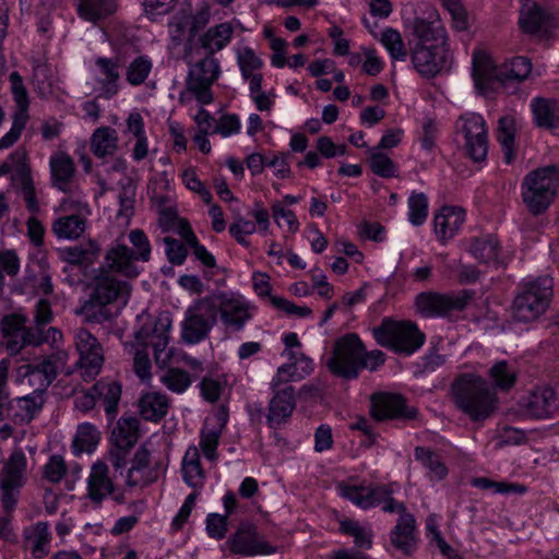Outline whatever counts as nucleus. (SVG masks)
<instances>
[{
  "label": "nucleus",
  "instance_id": "nucleus-14",
  "mask_svg": "<svg viewBox=\"0 0 559 559\" xmlns=\"http://www.w3.org/2000/svg\"><path fill=\"white\" fill-rule=\"evenodd\" d=\"M28 318L22 313H11L2 318L0 332L4 340L7 352L14 356L26 346L35 343L34 329L27 326Z\"/></svg>",
  "mask_w": 559,
  "mask_h": 559
},
{
  "label": "nucleus",
  "instance_id": "nucleus-48",
  "mask_svg": "<svg viewBox=\"0 0 559 559\" xmlns=\"http://www.w3.org/2000/svg\"><path fill=\"white\" fill-rule=\"evenodd\" d=\"M532 71V64L526 57H515L506 61L497 72V81L503 83L508 80L523 81Z\"/></svg>",
  "mask_w": 559,
  "mask_h": 559
},
{
  "label": "nucleus",
  "instance_id": "nucleus-32",
  "mask_svg": "<svg viewBox=\"0 0 559 559\" xmlns=\"http://www.w3.org/2000/svg\"><path fill=\"white\" fill-rule=\"evenodd\" d=\"M234 31V26L229 22L210 27L199 39L200 51L203 49L204 53L213 56L230 43ZM197 47L199 48V46Z\"/></svg>",
  "mask_w": 559,
  "mask_h": 559
},
{
  "label": "nucleus",
  "instance_id": "nucleus-64",
  "mask_svg": "<svg viewBox=\"0 0 559 559\" xmlns=\"http://www.w3.org/2000/svg\"><path fill=\"white\" fill-rule=\"evenodd\" d=\"M129 240L133 246L136 258L142 262H147L151 258V245L150 241L141 229H133L129 233Z\"/></svg>",
  "mask_w": 559,
  "mask_h": 559
},
{
  "label": "nucleus",
  "instance_id": "nucleus-39",
  "mask_svg": "<svg viewBox=\"0 0 559 559\" xmlns=\"http://www.w3.org/2000/svg\"><path fill=\"white\" fill-rule=\"evenodd\" d=\"M169 402L166 395L148 392L139 400V412L145 420L158 421L168 411Z\"/></svg>",
  "mask_w": 559,
  "mask_h": 559
},
{
  "label": "nucleus",
  "instance_id": "nucleus-20",
  "mask_svg": "<svg viewBox=\"0 0 559 559\" xmlns=\"http://www.w3.org/2000/svg\"><path fill=\"white\" fill-rule=\"evenodd\" d=\"M520 409L532 418H549L559 409L556 392L549 386L533 390L519 403Z\"/></svg>",
  "mask_w": 559,
  "mask_h": 559
},
{
  "label": "nucleus",
  "instance_id": "nucleus-34",
  "mask_svg": "<svg viewBox=\"0 0 559 559\" xmlns=\"http://www.w3.org/2000/svg\"><path fill=\"white\" fill-rule=\"evenodd\" d=\"M49 165L52 185L66 192L75 173V165L72 157L64 152H58L50 157Z\"/></svg>",
  "mask_w": 559,
  "mask_h": 559
},
{
  "label": "nucleus",
  "instance_id": "nucleus-30",
  "mask_svg": "<svg viewBox=\"0 0 559 559\" xmlns=\"http://www.w3.org/2000/svg\"><path fill=\"white\" fill-rule=\"evenodd\" d=\"M26 463L24 452L14 450L0 472V486L21 488L25 483Z\"/></svg>",
  "mask_w": 559,
  "mask_h": 559
},
{
  "label": "nucleus",
  "instance_id": "nucleus-29",
  "mask_svg": "<svg viewBox=\"0 0 559 559\" xmlns=\"http://www.w3.org/2000/svg\"><path fill=\"white\" fill-rule=\"evenodd\" d=\"M497 72H499V68L493 64L485 51H474L473 79L477 90L483 94L487 93L492 87V83L497 81Z\"/></svg>",
  "mask_w": 559,
  "mask_h": 559
},
{
  "label": "nucleus",
  "instance_id": "nucleus-10",
  "mask_svg": "<svg viewBox=\"0 0 559 559\" xmlns=\"http://www.w3.org/2000/svg\"><path fill=\"white\" fill-rule=\"evenodd\" d=\"M69 355L66 350H55L35 361L22 365L17 369V378H27L34 390L44 393L56 380L59 371L67 365Z\"/></svg>",
  "mask_w": 559,
  "mask_h": 559
},
{
  "label": "nucleus",
  "instance_id": "nucleus-40",
  "mask_svg": "<svg viewBox=\"0 0 559 559\" xmlns=\"http://www.w3.org/2000/svg\"><path fill=\"white\" fill-rule=\"evenodd\" d=\"M96 400L104 403L105 413L111 420L118 412V403L121 397V385L115 381H98L93 385Z\"/></svg>",
  "mask_w": 559,
  "mask_h": 559
},
{
  "label": "nucleus",
  "instance_id": "nucleus-23",
  "mask_svg": "<svg viewBox=\"0 0 559 559\" xmlns=\"http://www.w3.org/2000/svg\"><path fill=\"white\" fill-rule=\"evenodd\" d=\"M413 34L417 39L415 45H448L445 28L435 11L414 20Z\"/></svg>",
  "mask_w": 559,
  "mask_h": 559
},
{
  "label": "nucleus",
  "instance_id": "nucleus-36",
  "mask_svg": "<svg viewBox=\"0 0 559 559\" xmlns=\"http://www.w3.org/2000/svg\"><path fill=\"white\" fill-rule=\"evenodd\" d=\"M548 22V14L537 3L530 0L523 3L519 24L524 33L536 34L546 28Z\"/></svg>",
  "mask_w": 559,
  "mask_h": 559
},
{
  "label": "nucleus",
  "instance_id": "nucleus-37",
  "mask_svg": "<svg viewBox=\"0 0 559 559\" xmlns=\"http://www.w3.org/2000/svg\"><path fill=\"white\" fill-rule=\"evenodd\" d=\"M150 457L151 453L144 445L138 449L127 474L126 483L129 487L145 486L153 480L150 473Z\"/></svg>",
  "mask_w": 559,
  "mask_h": 559
},
{
  "label": "nucleus",
  "instance_id": "nucleus-11",
  "mask_svg": "<svg viewBox=\"0 0 559 559\" xmlns=\"http://www.w3.org/2000/svg\"><path fill=\"white\" fill-rule=\"evenodd\" d=\"M473 296L474 293L466 289L457 295L424 292L416 296L415 307L417 312L424 317H442L452 310L464 309Z\"/></svg>",
  "mask_w": 559,
  "mask_h": 559
},
{
  "label": "nucleus",
  "instance_id": "nucleus-9",
  "mask_svg": "<svg viewBox=\"0 0 559 559\" xmlns=\"http://www.w3.org/2000/svg\"><path fill=\"white\" fill-rule=\"evenodd\" d=\"M215 324L212 299L207 296L198 298L186 310L181 323V338L188 344H197L207 337Z\"/></svg>",
  "mask_w": 559,
  "mask_h": 559
},
{
  "label": "nucleus",
  "instance_id": "nucleus-1",
  "mask_svg": "<svg viewBox=\"0 0 559 559\" xmlns=\"http://www.w3.org/2000/svg\"><path fill=\"white\" fill-rule=\"evenodd\" d=\"M455 407L473 423L490 418L498 408L495 389L478 374L461 373L451 384Z\"/></svg>",
  "mask_w": 559,
  "mask_h": 559
},
{
  "label": "nucleus",
  "instance_id": "nucleus-27",
  "mask_svg": "<svg viewBox=\"0 0 559 559\" xmlns=\"http://www.w3.org/2000/svg\"><path fill=\"white\" fill-rule=\"evenodd\" d=\"M415 525L414 515L405 514L399 518L396 525L390 533L392 545L406 556L412 555L416 548Z\"/></svg>",
  "mask_w": 559,
  "mask_h": 559
},
{
  "label": "nucleus",
  "instance_id": "nucleus-41",
  "mask_svg": "<svg viewBox=\"0 0 559 559\" xmlns=\"http://www.w3.org/2000/svg\"><path fill=\"white\" fill-rule=\"evenodd\" d=\"M336 490L341 497L349 500L358 508L367 510L374 507V486L366 487L341 481L337 484Z\"/></svg>",
  "mask_w": 559,
  "mask_h": 559
},
{
  "label": "nucleus",
  "instance_id": "nucleus-49",
  "mask_svg": "<svg viewBox=\"0 0 559 559\" xmlns=\"http://www.w3.org/2000/svg\"><path fill=\"white\" fill-rule=\"evenodd\" d=\"M86 228L85 217L81 215H64L55 221L52 230L58 238L76 239Z\"/></svg>",
  "mask_w": 559,
  "mask_h": 559
},
{
  "label": "nucleus",
  "instance_id": "nucleus-45",
  "mask_svg": "<svg viewBox=\"0 0 559 559\" xmlns=\"http://www.w3.org/2000/svg\"><path fill=\"white\" fill-rule=\"evenodd\" d=\"M99 440L100 432L98 429L90 423H83L76 428V433L72 441V451L75 455L84 452L91 453L95 450Z\"/></svg>",
  "mask_w": 559,
  "mask_h": 559
},
{
  "label": "nucleus",
  "instance_id": "nucleus-61",
  "mask_svg": "<svg viewBox=\"0 0 559 559\" xmlns=\"http://www.w3.org/2000/svg\"><path fill=\"white\" fill-rule=\"evenodd\" d=\"M105 307L106 306L98 305L96 300H93L88 297V299L82 304L81 308L78 310V313L84 317L85 322L103 323L110 318V314L105 309Z\"/></svg>",
  "mask_w": 559,
  "mask_h": 559
},
{
  "label": "nucleus",
  "instance_id": "nucleus-24",
  "mask_svg": "<svg viewBox=\"0 0 559 559\" xmlns=\"http://www.w3.org/2000/svg\"><path fill=\"white\" fill-rule=\"evenodd\" d=\"M296 407L295 390L288 385L274 390V395L269 403L266 421L271 428H277L285 424Z\"/></svg>",
  "mask_w": 559,
  "mask_h": 559
},
{
  "label": "nucleus",
  "instance_id": "nucleus-55",
  "mask_svg": "<svg viewBox=\"0 0 559 559\" xmlns=\"http://www.w3.org/2000/svg\"><path fill=\"white\" fill-rule=\"evenodd\" d=\"M152 61L146 56H139L127 68L126 79L133 86L141 85L152 70Z\"/></svg>",
  "mask_w": 559,
  "mask_h": 559
},
{
  "label": "nucleus",
  "instance_id": "nucleus-44",
  "mask_svg": "<svg viewBox=\"0 0 559 559\" xmlns=\"http://www.w3.org/2000/svg\"><path fill=\"white\" fill-rule=\"evenodd\" d=\"M515 119L513 116H503L498 121L497 139L502 147L506 163L510 164L514 159L515 144Z\"/></svg>",
  "mask_w": 559,
  "mask_h": 559
},
{
  "label": "nucleus",
  "instance_id": "nucleus-60",
  "mask_svg": "<svg viewBox=\"0 0 559 559\" xmlns=\"http://www.w3.org/2000/svg\"><path fill=\"white\" fill-rule=\"evenodd\" d=\"M408 218L415 226H420L428 215V198L424 193L413 192L408 199Z\"/></svg>",
  "mask_w": 559,
  "mask_h": 559
},
{
  "label": "nucleus",
  "instance_id": "nucleus-16",
  "mask_svg": "<svg viewBox=\"0 0 559 559\" xmlns=\"http://www.w3.org/2000/svg\"><path fill=\"white\" fill-rule=\"evenodd\" d=\"M131 293V286L126 281L118 280L109 271H102L93 281L90 298L98 305L117 302L126 306Z\"/></svg>",
  "mask_w": 559,
  "mask_h": 559
},
{
  "label": "nucleus",
  "instance_id": "nucleus-25",
  "mask_svg": "<svg viewBox=\"0 0 559 559\" xmlns=\"http://www.w3.org/2000/svg\"><path fill=\"white\" fill-rule=\"evenodd\" d=\"M105 261L110 273L117 272L126 277L133 278L141 272L136 265V262L141 260L136 258L135 251L122 243L111 246L107 250Z\"/></svg>",
  "mask_w": 559,
  "mask_h": 559
},
{
  "label": "nucleus",
  "instance_id": "nucleus-42",
  "mask_svg": "<svg viewBox=\"0 0 559 559\" xmlns=\"http://www.w3.org/2000/svg\"><path fill=\"white\" fill-rule=\"evenodd\" d=\"M91 150L98 158L114 155L118 150L117 131L110 127L96 129L91 138Z\"/></svg>",
  "mask_w": 559,
  "mask_h": 559
},
{
  "label": "nucleus",
  "instance_id": "nucleus-58",
  "mask_svg": "<svg viewBox=\"0 0 559 559\" xmlns=\"http://www.w3.org/2000/svg\"><path fill=\"white\" fill-rule=\"evenodd\" d=\"M32 83H33L35 91L39 95L45 96V95L51 93L52 79H51V71H50V68L48 67V64L40 62L38 60H35L33 62Z\"/></svg>",
  "mask_w": 559,
  "mask_h": 559
},
{
  "label": "nucleus",
  "instance_id": "nucleus-22",
  "mask_svg": "<svg viewBox=\"0 0 559 559\" xmlns=\"http://www.w3.org/2000/svg\"><path fill=\"white\" fill-rule=\"evenodd\" d=\"M227 420L228 414L222 408L204 421L200 435V448L204 456L210 461H215L217 457L216 449Z\"/></svg>",
  "mask_w": 559,
  "mask_h": 559
},
{
  "label": "nucleus",
  "instance_id": "nucleus-54",
  "mask_svg": "<svg viewBox=\"0 0 559 559\" xmlns=\"http://www.w3.org/2000/svg\"><path fill=\"white\" fill-rule=\"evenodd\" d=\"M381 44L394 60L405 61L407 51L400 32L395 28H385L380 36Z\"/></svg>",
  "mask_w": 559,
  "mask_h": 559
},
{
  "label": "nucleus",
  "instance_id": "nucleus-12",
  "mask_svg": "<svg viewBox=\"0 0 559 559\" xmlns=\"http://www.w3.org/2000/svg\"><path fill=\"white\" fill-rule=\"evenodd\" d=\"M74 344L80 355L78 366L81 377L85 381L94 380L104 362L100 343L90 331L79 328L74 331Z\"/></svg>",
  "mask_w": 559,
  "mask_h": 559
},
{
  "label": "nucleus",
  "instance_id": "nucleus-3",
  "mask_svg": "<svg viewBox=\"0 0 559 559\" xmlns=\"http://www.w3.org/2000/svg\"><path fill=\"white\" fill-rule=\"evenodd\" d=\"M559 188V168L555 165L530 171L523 179L522 200L527 211L537 216L547 211Z\"/></svg>",
  "mask_w": 559,
  "mask_h": 559
},
{
  "label": "nucleus",
  "instance_id": "nucleus-38",
  "mask_svg": "<svg viewBox=\"0 0 559 559\" xmlns=\"http://www.w3.org/2000/svg\"><path fill=\"white\" fill-rule=\"evenodd\" d=\"M139 420L133 416H122L111 432V442L120 449H132L139 440Z\"/></svg>",
  "mask_w": 559,
  "mask_h": 559
},
{
  "label": "nucleus",
  "instance_id": "nucleus-7",
  "mask_svg": "<svg viewBox=\"0 0 559 559\" xmlns=\"http://www.w3.org/2000/svg\"><path fill=\"white\" fill-rule=\"evenodd\" d=\"M364 343L356 333H347L334 342L326 367L336 377L352 380L359 376Z\"/></svg>",
  "mask_w": 559,
  "mask_h": 559
},
{
  "label": "nucleus",
  "instance_id": "nucleus-47",
  "mask_svg": "<svg viewBox=\"0 0 559 559\" xmlns=\"http://www.w3.org/2000/svg\"><path fill=\"white\" fill-rule=\"evenodd\" d=\"M499 243L492 235H486L473 240L469 251L481 263H498Z\"/></svg>",
  "mask_w": 559,
  "mask_h": 559
},
{
  "label": "nucleus",
  "instance_id": "nucleus-18",
  "mask_svg": "<svg viewBox=\"0 0 559 559\" xmlns=\"http://www.w3.org/2000/svg\"><path fill=\"white\" fill-rule=\"evenodd\" d=\"M227 544L234 554L241 556L269 555L275 551V548L264 540L257 532L254 525L242 523L231 535Z\"/></svg>",
  "mask_w": 559,
  "mask_h": 559
},
{
  "label": "nucleus",
  "instance_id": "nucleus-33",
  "mask_svg": "<svg viewBox=\"0 0 559 559\" xmlns=\"http://www.w3.org/2000/svg\"><path fill=\"white\" fill-rule=\"evenodd\" d=\"M538 127L556 131L559 129V100L536 97L531 103Z\"/></svg>",
  "mask_w": 559,
  "mask_h": 559
},
{
  "label": "nucleus",
  "instance_id": "nucleus-15",
  "mask_svg": "<svg viewBox=\"0 0 559 559\" xmlns=\"http://www.w3.org/2000/svg\"><path fill=\"white\" fill-rule=\"evenodd\" d=\"M10 88L19 111L14 115L13 123L9 132L0 139V150L12 146L21 136L27 121L29 105L28 93L23 78L14 71L9 75Z\"/></svg>",
  "mask_w": 559,
  "mask_h": 559
},
{
  "label": "nucleus",
  "instance_id": "nucleus-53",
  "mask_svg": "<svg viewBox=\"0 0 559 559\" xmlns=\"http://www.w3.org/2000/svg\"><path fill=\"white\" fill-rule=\"evenodd\" d=\"M374 507L382 506V510L386 513H399L400 516L409 514L403 502L395 500L392 497V490L386 485L374 486Z\"/></svg>",
  "mask_w": 559,
  "mask_h": 559
},
{
  "label": "nucleus",
  "instance_id": "nucleus-46",
  "mask_svg": "<svg viewBox=\"0 0 559 559\" xmlns=\"http://www.w3.org/2000/svg\"><path fill=\"white\" fill-rule=\"evenodd\" d=\"M78 10L82 19L96 23L115 12L116 2L115 0H80Z\"/></svg>",
  "mask_w": 559,
  "mask_h": 559
},
{
  "label": "nucleus",
  "instance_id": "nucleus-52",
  "mask_svg": "<svg viewBox=\"0 0 559 559\" xmlns=\"http://www.w3.org/2000/svg\"><path fill=\"white\" fill-rule=\"evenodd\" d=\"M340 531L354 538L357 547L370 549L372 546V531L369 525L360 524L356 520L346 519L341 521Z\"/></svg>",
  "mask_w": 559,
  "mask_h": 559
},
{
  "label": "nucleus",
  "instance_id": "nucleus-43",
  "mask_svg": "<svg viewBox=\"0 0 559 559\" xmlns=\"http://www.w3.org/2000/svg\"><path fill=\"white\" fill-rule=\"evenodd\" d=\"M25 545L31 549L35 558H41L49 551L50 534L48 524L38 522L33 527L25 530Z\"/></svg>",
  "mask_w": 559,
  "mask_h": 559
},
{
  "label": "nucleus",
  "instance_id": "nucleus-6",
  "mask_svg": "<svg viewBox=\"0 0 559 559\" xmlns=\"http://www.w3.org/2000/svg\"><path fill=\"white\" fill-rule=\"evenodd\" d=\"M552 287V278L549 276L525 283L513 300V318L520 322H531L540 317L549 306Z\"/></svg>",
  "mask_w": 559,
  "mask_h": 559
},
{
  "label": "nucleus",
  "instance_id": "nucleus-51",
  "mask_svg": "<svg viewBox=\"0 0 559 559\" xmlns=\"http://www.w3.org/2000/svg\"><path fill=\"white\" fill-rule=\"evenodd\" d=\"M415 459L428 469V475L431 480H441L447 476L448 468L441 461L440 456L432 450L424 447H417L415 449Z\"/></svg>",
  "mask_w": 559,
  "mask_h": 559
},
{
  "label": "nucleus",
  "instance_id": "nucleus-62",
  "mask_svg": "<svg viewBox=\"0 0 559 559\" xmlns=\"http://www.w3.org/2000/svg\"><path fill=\"white\" fill-rule=\"evenodd\" d=\"M371 170L383 178L396 177V167L393 160L384 153L371 151L370 154Z\"/></svg>",
  "mask_w": 559,
  "mask_h": 559
},
{
  "label": "nucleus",
  "instance_id": "nucleus-17",
  "mask_svg": "<svg viewBox=\"0 0 559 559\" xmlns=\"http://www.w3.org/2000/svg\"><path fill=\"white\" fill-rule=\"evenodd\" d=\"M460 130L465 138L467 154L475 162L484 160L487 155L488 141L485 120L480 115L471 114L461 117Z\"/></svg>",
  "mask_w": 559,
  "mask_h": 559
},
{
  "label": "nucleus",
  "instance_id": "nucleus-13",
  "mask_svg": "<svg viewBox=\"0 0 559 559\" xmlns=\"http://www.w3.org/2000/svg\"><path fill=\"white\" fill-rule=\"evenodd\" d=\"M411 58L416 71L424 78H433L450 66L448 45H414Z\"/></svg>",
  "mask_w": 559,
  "mask_h": 559
},
{
  "label": "nucleus",
  "instance_id": "nucleus-26",
  "mask_svg": "<svg viewBox=\"0 0 559 559\" xmlns=\"http://www.w3.org/2000/svg\"><path fill=\"white\" fill-rule=\"evenodd\" d=\"M114 491V481L109 477V468L103 461H97L91 466L87 478L86 497L99 506Z\"/></svg>",
  "mask_w": 559,
  "mask_h": 559
},
{
  "label": "nucleus",
  "instance_id": "nucleus-50",
  "mask_svg": "<svg viewBox=\"0 0 559 559\" xmlns=\"http://www.w3.org/2000/svg\"><path fill=\"white\" fill-rule=\"evenodd\" d=\"M489 378L493 388L500 391H509L516 382V369L506 360L497 361L489 369Z\"/></svg>",
  "mask_w": 559,
  "mask_h": 559
},
{
  "label": "nucleus",
  "instance_id": "nucleus-8",
  "mask_svg": "<svg viewBox=\"0 0 559 559\" xmlns=\"http://www.w3.org/2000/svg\"><path fill=\"white\" fill-rule=\"evenodd\" d=\"M214 304L215 320L221 322L228 332L241 331L252 318L253 307L239 293L217 292L207 295Z\"/></svg>",
  "mask_w": 559,
  "mask_h": 559
},
{
  "label": "nucleus",
  "instance_id": "nucleus-59",
  "mask_svg": "<svg viewBox=\"0 0 559 559\" xmlns=\"http://www.w3.org/2000/svg\"><path fill=\"white\" fill-rule=\"evenodd\" d=\"M169 33L171 38L177 44H180L186 37L188 38V43L193 45L192 39L194 37L190 36V22L188 20L187 10H180L176 15L173 16L169 23Z\"/></svg>",
  "mask_w": 559,
  "mask_h": 559
},
{
  "label": "nucleus",
  "instance_id": "nucleus-31",
  "mask_svg": "<svg viewBox=\"0 0 559 559\" xmlns=\"http://www.w3.org/2000/svg\"><path fill=\"white\" fill-rule=\"evenodd\" d=\"M43 393L34 390L32 394L11 401V420L15 424L29 423L43 408Z\"/></svg>",
  "mask_w": 559,
  "mask_h": 559
},
{
  "label": "nucleus",
  "instance_id": "nucleus-21",
  "mask_svg": "<svg viewBox=\"0 0 559 559\" xmlns=\"http://www.w3.org/2000/svg\"><path fill=\"white\" fill-rule=\"evenodd\" d=\"M121 62L118 58L98 57L95 59V80L100 95L107 99L119 91Z\"/></svg>",
  "mask_w": 559,
  "mask_h": 559
},
{
  "label": "nucleus",
  "instance_id": "nucleus-5",
  "mask_svg": "<svg viewBox=\"0 0 559 559\" xmlns=\"http://www.w3.org/2000/svg\"><path fill=\"white\" fill-rule=\"evenodd\" d=\"M140 328L134 336L139 345L151 346L157 365H165L170 358L171 350L168 348L170 341V329L173 324L171 314L163 311L156 317L142 313L138 317Z\"/></svg>",
  "mask_w": 559,
  "mask_h": 559
},
{
  "label": "nucleus",
  "instance_id": "nucleus-57",
  "mask_svg": "<svg viewBox=\"0 0 559 559\" xmlns=\"http://www.w3.org/2000/svg\"><path fill=\"white\" fill-rule=\"evenodd\" d=\"M162 383L175 393H183L191 384L192 377L180 368H169L160 377Z\"/></svg>",
  "mask_w": 559,
  "mask_h": 559
},
{
  "label": "nucleus",
  "instance_id": "nucleus-2",
  "mask_svg": "<svg viewBox=\"0 0 559 559\" xmlns=\"http://www.w3.org/2000/svg\"><path fill=\"white\" fill-rule=\"evenodd\" d=\"M183 60L190 67L186 81L187 93L201 105L212 103V85L221 73L217 59L206 53L202 56L200 48L189 44L185 48Z\"/></svg>",
  "mask_w": 559,
  "mask_h": 559
},
{
  "label": "nucleus",
  "instance_id": "nucleus-19",
  "mask_svg": "<svg viewBox=\"0 0 559 559\" xmlns=\"http://www.w3.org/2000/svg\"><path fill=\"white\" fill-rule=\"evenodd\" d=\"M370 413L376 420L413 419L416 417L417 411L407 407L405 400L399 394L376 393L371 396Z\"/></svg>",
  "mask_w": 559,
  "mask_h": 559
},
{
  "label": "nucleus",
  "instance_id": "nucleus-28",
  "mask_svg": "<svg viewBox=\"0 0 559 559\" xmlns=\"http://www.w3.org/2000/svg\"><path fill=\"white\" fill-rule=\"evenodd\" d=\"M465 212L461 207L443 206L435 216V230L442 241L451 239L462 227Z\"/></svg>",
  "mask_w": 559,
  "mask_h": 559
},
{
  "label": "nucleus",
  "instance_id": "nucleus-63",
  "mask_svg": "<svg viewBox=\"0 0 559 559\" xmlns=\"http://www.w3.org/2000/svg\"><path fill=\"white\" fill-rule=\"evenodd\" d=\"M272 214L278 227H286L287 231L296 233L299 228V222L292 210L285 209L280 202L272 205Z\"/></svg>",
  "mask_w": 559,
  "mask_h": 559
},
{
  "label": "nucleus",
  "instance_id": "nucleus-4",
  "mask_svg": "<svg viewBox=\"0 0 559 559\" xmlns=\"http://www.w3.org/2000/svg\"><path fill=\"white\" fill-rule=\"evenodd\" d=\"M376 342L394 353L412 355L425 343L426 336L412 321L382 319L380 325L372 329Z\"/></svg>",
  "mask_w": 559,
  "mask_h": 559
},
{
  "label": "nucleus",
  "instance_id": "nucleus-56",
  "mask_svg": "<svg viewBox=\"0 0 559 559\" xmlns=\"http://www.w3.org/2000/svg\"><path fill=\"white\" fill-rule=\"evenodd\" d=\"M186 10L190 22V36L194 37L210 22L211 7L205 0H198L194 9L190 7Z\"/></svg>",
  "mask_w": 559,
  "mask_h": 559
},
{
  "label": "nucleus",
  "instance_id": "nucleus-35",
  "mask_svg": "<svg viewBox=\"0 0 559 559\" xmlns=\"http://www.w3.org/2000/svg\"><path fill=\"white\" fill-rule=\"evenodd\" d=\"M182 478L193 489L203 487L205 474L201 466L200 452L195 445L187 449L181 463Z\"/></svg>",
  "mask_w": 559,
  "mask_h": 559
}]
</instances>
